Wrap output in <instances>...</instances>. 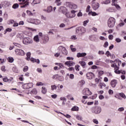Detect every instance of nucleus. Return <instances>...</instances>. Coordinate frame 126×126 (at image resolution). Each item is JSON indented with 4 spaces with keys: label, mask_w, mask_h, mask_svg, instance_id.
Returning a JSON list of instances; mask_svg holds the SVG:
<instances>
[{
    "label": "nucleus",
    "mask_w": 126,
    "mask_h": 126,
    "mask_svg": "<svg viewBox=\"0 0 126 126\" xmlns=\"http://www.w3.org/2000/svg\"><path fill=\"white\" fill-rule=\"evenodd\" d=\"M107 24L109 28H113L116 24V19L114 17H110L107 21Z\"/></svg>",
    "instance_id": "1"
},
{
    "label": "nucleus",
    "mask_w": 126,
    "mask_h": 126,
    "mask_svg": "<svg viewBox=\"0 0 126 126\" xmlns=\"http://www.w3.org/2000/svg\"><path fill=\"white\" fill-rule=\"evenodd\" d=\"M102 111V108L100 106L93 107L92 108V112L94 114H100Z\"/></svg>",
    "instance_id": "2"
},
{
    "label": "nucleus",
    "mask_w": 126,
    "mask_h": 126,
    "mask_svg": "<svg viewBox=\"0 0 126 126\" xmlns=\"http://www.w3.org/2000/svg\"><path fill=\"white\" fill-rule=\"evenodd\" d=\"M76 32L78 34H83L86 32V30L83 27H77L76 29Z\"/></svg>",
    "instance_id": "3"
},
{
    "label": "nucleus",
    "mask_w": 126,
    "mask_h": 126,
    "mask_svg": "<svg viewBox=\"0 0 126 126\" xmlns=\"http://www.w3.org/2000/svg\"><path fill=\"white\" fill-rule=\"evenodd\" d=\"M23 43L24 45H28V44H32L33 43V40L32 39L28 37H24L23 39Z\"/></svg>",
    "instance_id": "4"
},
{
    "label": "nucleus",
    "mask_w": 126,
    "mask_h": 126,
    "mask_svg": "<svg viewBox=\"0 0 126 126\" xmlns=\"http://www.w3.org/2000/svg\"><path fill=\"white\" fill-rule=\"evenodd\" d=\"M60 11H62V13L65 15L67 18H70V14L69 13L66 12V8L64 7H60Z\"/></svg>",
    "instance_id": "5"
},
{
    "label": "nucleus",
    "mask_w": 126,
    "mask_h": 126,
    "mask_svg": "<svg viewBox=\"0 0 126 126\" xmlns=\"http://www.w3.org/2000/svg\"><path fill=\"white\" fill-rule=\"evenodd\" d=\"M20 4H22L21 8H25L29 5V0H22V2H20Z\"/></svg>",
    "instance_id": "6"
},
{
    "label": "nucleus",
    "mask_w": 126,
    "mask_h": 126,
    "mask_svg": "<svg viewBox=\"0 0 126 126\" xmlns=\"http://www.w3.org/2000/svg\"><path fill=\"white\" fill-rule=\"evenodd\" d=\"M66 5L71 9H76L77 8V5L72 2H66Z\"/></svg>",
    "instance_id": "7"
},
{
    "label": "nucleus",
    "mask_w": 126,
    "mask_h": 126,
    "mask_svg": "<svg viewBox=\"0 0 126 126\" xmlns=\"http://www.w3.org/2000/svg\"><path fill=\"white\" fill-rule=\"evenodd\" d=\"M32 87H33V83H26L22 85V88L23 89H30Z\"/></svg>",
    "instance_id": "8"
},
{
    "label": "nucleus",
    "mask_w": 126,
    "mask_h": 126,
    "mask_svg": "<svg viewBox=\"0 0 126 126\" xmlns=\"http://www.w3.org/2000/svg\"><path fill=\"white\" fill-rule=\"evenodd\" d=\"M15 52L17 56H25V52L22 49H16Z\"/></svg>",
    "instance_id": "9"
},
{
    "label": "nucleus",
    "mask_w": 126,
    "mask_h": 126,
    "mask_svg": "<svg viewBox=\"0 0 126 126\" xmlns=\"http://www.w3.org/2000/svg\"><path fill=\"white\" fill-rule=\"evenodd\" d=\"M58 50L59 51H61L63 55H64L65 56L67 55V50H66L64 47L60 46L58 47Z\"/></svg>",
    "instance_id": "10"
},
{
    "label": "nucleus",
    "mask_w": 126,
    "mask_h": 126,
    "mask_svg": "<svg viewBox=\"0 0 126 126\" xmlns=\"http://www.w3.org/2000/svg\"><path fill=\"white\" fill-rule=\"evenodd\" d=\"M83 95H86L87 96H89V95H92V92L90 91L89 89L85 88L83 91Z\"/></svg>",
    "instance_id": "11"
},
{
    "label": "nucleus",
    "mask_w": 126,
    "mask_h": 126,
    "mask_svg": "<svg viewBox=\"0 0 126 126\" xmlns=\"http://www.w3.org/2000/svg\"><path fill=\"white\" fill-rule=\"evenodd\" d=\"M41 39L44 44L48 43L49 42V40H50V38L49 37V35L48 34L43 35V36Z\"/></svg>",
    "instance_id": "12"
},
{
    "label": "nucleus",
    "mask_w": 126,
    "mask_h": 126,
    "mask_svg": "<svg viewBox=\"0 0 126 126\" xmlns=\"http://www.w3.org/2000/svg\"><path fill=\"white\" fill-rule=\"evenodd\" d=\"M87 78L88 79H93L95 78V75L93 72H90L86 74Z\"/></svg>",
    "instance_id": "13"
},
{
    "label": "nucleus",
    "mask_w": 126,
    "mask_h": 126,
    "mask_svg": "<svg viewBox=\"0 0 126 126\" xmlns=\"http://www.w3.org/2000/svg\"><path fill=\"white\" fill-rule=\"evenodd\" d=\"M117 84H118V81H117V80L113 79L111 80L110 82V85L111 87H112L113 88H115V87H116V86H117Z\"/></svg>",
    "instance_id": "14"
},
{
    "label": "nucleus",
    "mask_w": 126,
    "mask_h": 126,
    "mask_svg": "<svg viewBox=\"0 0 126 126\" xmlns=\"http://www.w3.org/2000/svg\"><path fill=\"white\" fill-rule=\"evenodd\" d=\"M65 65H67V66H73V65H75V63L72 61H67L64 63Z\"/></svg>",
    "instance_id": "15"
},
{
    "label": "nucleus",
    "mask_w": 126,
    "mask_h": 126,
    "mask_svg": "<svg viewBox=\"0 0 126 126\" xmlns=\"http://www.w3.org/2000/svg\"><path fill=\"white\" fill-rule=\"evenodd\" d=\"M92 6H93V9H94V10H97V9L99 8L100 6V4L98 2H96V3L94 2L93 3Z\"/></svg>",
    "instance_id": "16"
},
{
    "label": "nucleus",
    "mask_w": 126,
    "mask_h": 126,
    "mask_svg": "<svg viewBox=\"0 0 126 126\" xmlns=\"http://www.w3.org/2000/svg\"><path fill=\"white\" fill-rule=\"evenodd\" d=\"M118 0H112V5H114L116 7L117 9H120L121 8V7L119 5L116 3Z\"/></svg>",
    "instance_id": "17"
},
{
    "label": "nucleus",
    "mask_w": 126,
    "mask_h": 126,
    "mask_svg": "<svg viewBox=\"0 0 126 126\" xmlns=\"http://www.w3.org/2000/svg\"><path fill=\"white\" fill-rule=\"evenodd\" d=\"M87 54L86 53H78L77 54V58H83V57H85Z\"/></svg>",
    "instance_id": "18"
},
{
    "label": "nucleus",
    "mask_w": 126,
    "mask_h": 126,
    "mask_svg": "<svg viewBox=\"0 0 126 126\" xmlns=\"http://www.w3.org/2000/svg\"><path fill=\"white\" fill-rule=\"evenodd\" d=\"M12 80H13V78L8 79V78H7V77H6L3 79V81H4V82L10 83V82H11V81H12Z\"/></svg>",
    "instance_id": "19"
},
{
    "label": "nucleus",
    "mask_w": 126,
    "mask_h": 126,
    "mask_svg": "<svg viewBox=\"0 0 126 126\" xmlns=\"http://www.w3.org/2000/svg\"><path fill=\"white\" fill-rule=\"evenodd\" d=\"M17 37L19 38L20 40H23L24 38V34L23 33H18L17 34Z\"/></svg>",
    "instance_id": "20"
},
{
    "label": "nucleus",
    "mask_w": 126,
    "mask_h": 126,
    "mask_svg": "<svg viewBox=\"0 0 126 126\" xmlns=\"http://www.w3.org/2000/svg\"><path fill=\"white\" fill-rule=\"evenodd\" d=\"M32 23H33V24H35V25H38V24L41 23V21H40V20L35 19L33 20V22H32Z\"/></svg>",
    "instance_id": "21"
},
{
    "label": "nucleus",
    "mask_w": 126,
    "mask_h": 126,
    "mask_svg": "<svg viewBox=\"0 0 126 126\" xmlns=\"http://www.w3.org/2000/svg\"><path fill=\"white\" fill-rule=\"evenodd\" d=\"M75 11L72 10L71 11V13H70V18H73V17H75Z\"/></svg>",
    "instance_id": "22"
},
{
    "label": "nucleus",
    "mask_w": 126,
    "mask_h": 126,
    "mask_svg": "<svg viewBox=\"0 0 126 126\" xmlns=\"http://www.w3.org/2000/svg\"><path fill=\"white\" fill-rule=\"evenodd\" d=\"M26 56H27V58H26V60L27 61H30V60H31V59H30V58H31V53L30 52H28L27 54H26Z\"/></svg>",
    "instance_id": "23"
},
{
    "label": "nucleus",
    "mask_w": 126,
    "mask_h": 126,
    "mask_svg": "<svg viewBox=\"0 0 126 126\" xmlns=\"http://www.w3.org/2000/svg\"><path fill=\"white\" fill-rule=\"evenodd\" d=\"M31 61L32 62V63H40V60L39 59H35L33 58L31 59Z\"/></svg>",
    "instance_id": "24"
},
{
    "label": "nucleus",
    "mask_w": 126,
    "mask_h": 126,
    "mask_svg": "<svg viewBox=\"0 0 126 126\" xmlns=\"http://www.w3.org/2000/svg\"><path fill=\"white\" fill-rule=\"evenodd\" d=\"M33 40L36 43H38V42H40V38H39V35H35L33 38Z\"/></svg>",
    "instance_id": "25"
},
{
    "label": "nucleus",
    "mask_w": 126,
    "mask_h": 126,
    "mask_svg": "<svg viewBox=\"0 0 126 126\" xmlns=\"http://www.w3.org/2000/svg\"><path fill=\"white\" fill-rule=\"evenodd\" d=\"M40 2H41V0H33L32 4V5H35V4H38V3H40Z\"/></svg>",
    "instance_id": "26"
},
{
    "label": "nucleus",
    "mask_w": 126,
    "mask_h": 126,
    "mask_svg": "<svg viewBox=\"0 0 126 126\" xmlns=\"http://www.w3.org/2000/svg\"><path fill=\"white\" fill-rule=\"evenodd\" d=\"M53 11V6H49L47 7V12L48 13H50V12H52Z\"/></svg>",
    "instance_id": "27"
},
{
    "label": "nucleus",
    "mask_w": 126,
    "mask_h": 126,
    "mask_svg": "<svg viewBox=\"0 0 126 126\" xmlns=\"http://www.w3.org/2000/svg\"><path fill=\"white\" fill-rule=\"evenodd\" d=\"M79 63L81 64V65L82 66V67H83V68H84L85 67V66L86 65V63H85V62L84 61H80L79 62Z\"/></svg>",
    "instance_id": "28"
},
{
    "label": "nucleus",
    "mask_w": 126,
    "mask_h": 126,
    "mask_svg": "<svg viewBox=\"0 0 126 126\" xmlns=\"http://www.w3.org/2000/svg\"><path fill=\"white\" fill-rule=\"evenodd\" d=\"M41 92L43 94H46V93H47V89L46 88V87H42Z\"/></svg>",
    "instance_id": "29"
},
{
    "label": "nucleus",
    "mask_w": 126,
    "mask_h": 126,
    "mask_svg": "<svg viewBox=\"0 0 126 126\" xmlns=\"http://www.w3.org/2000/svg\"><path fill=\"white\" fill-rule=\"evenodd\" d=\"M37 93H38V92L36 89H32L31 92V94H34V95H36Z\"/></svg>",
    "instance_id": "30"
},
{
    "label": "nucleus",
    "mask_w": 126,
    "mask_h": 126,
    "mask_svg": "<svg viewBox=\"0 0 126 126\" xmlns=\"http://www.w3.org/2000/svg\"><path fill=\"white\" fill-rule=\"evenodd\" d=\"M101 3L102 4H109V3H111V0H106L105 1H103Z\"/></svg>",
    "instance_id": "31"
},
{
    "label": "nucleus",
    "mask_w": 126,
    "mask_h": 126,
    "mask_svg": "<svg viewBox=\"0 0 126 126\" xmlns=\"http://www.w3.org/2000/svg\"><path fill=\"white\" fill-rule=\"evenodd\" d=\"M12 8H13L14 9H16V8H18V7H19V5L18 4V3H14L13 5H12Z\"/></svg>",
    "instance_id": "32"
},
{
    "label": "nucleus",
    "mask_w": 126,
    "mask_h": 126,
    "mask_svg": "<svg viewBox=\"0 0 126 126\" xmlns=\"http://www.w3.org/2000/svg\"><path fill=\"white\" fill-rule=\"evenodd\" d=\"M90 39L92 40V41H95V40H96V36L95 35H91L90 36Z\"/></svg>",
    "instance_id": "33"
},
{
    "label": "nucleus",
    "mask_w": 126,
    "mask_h": 126,
    "mask_svg": "<svg viewBox=\"0 0 126 126\" xmlns=\"http://www.w3.org/2000/svg\"><path fill=\"white\" fill-rule=\"evenodd\" d=\"M56 64L60 66V67L58 68V69H61L62 67H64V66H63V64L62 63H57Z\"/></svg>",
    "instance_id": "34"
},
{
    "label": "nucleus",
    "mask_w": 126,
    "mask_h": 126,
    "mask_svg": "<svg viewBox=\"0 0 126 126\" xmlns=\"http://www.w3.org/2000/svg\"><path fill=\"white\" fill-rule=\"evenodd\" d=\"M106 85L104 83H100L99 87L101 89L103 88V87H106Z\"/></svg>",
    "instance_id": "35"
},
{
    "label": "nucleus",
    "mask_w": 126,
    "mask_h": 126,
    "mask_svg": "<svg viewBox=\"0 0 126 126\" xmlns=\"http://www.w3.org/2000/svg\"><path fill=\"white\" fill-rule=\"evenodd\" d=\"M92 15L93 16H96V15H97V13H96V12H89V15Z\"/></svg>",
    "instance_id": "36"
},
{
    "label": "nucleus",
    "mask_w": 126,
    "mask_h": 126,
    "mask_svg": "<svg viewBox=\"0 0 126 126\" xmlns=\"http://www.w3.org/2000/svg\"><path fill=\"white\" fill-rule=\"evenodd\" d=\"M51 88L52 91H54V90H57V86H56V85H51Z\"/></svg>",
    "instance_id": "37"
},
{
    "label": "nucleus",
    "mask_w": 126,
    "mask_h": 126,
    "mask_svg": "<svg viewBox=\"0 0 126 126\" xmlns=\"http://www.w3.org/2000/svg\"><path fill=\"white\" fill-rule=\"evenodd\" d=\"M79 110V108L77 106H74L71 108V111H78Z\"/></svg>",
    "instance_id": "38"
},
{
    "label": "nucleus",
    "mask_w": 126,
    "mask_h": 126,
    "mask_svg": "<svg viewBox=\"0 0 126 126\" xmlns=\"http://www.w3.org/2000/svg\"><path fill=\"white\" fill-rule=\"evenodd\" d=\"M119 95L120 96V97H122L124 99H126V94H125L123 93H119Z\"/></svg>",
    "instance_id": "39"
},
{
    "label": "nucleus",
    "mask_w": 126,
    "mask_h": 126,
    "mask_svg": "<svg viewBox=\"0 0 126 126\" xmlns=\"http://www.w3.org/2000/svg\"><path fill=\"white\" fill-rule=\"evenodd\" d=\"M115 62H116L115 63H117L119 67L120 66V65H121V64H122V61L119 60H116Z\"/></svg>",
    "instance_id": "40"
},
{
    "label": "nucleus",
    "mask_w": 126,
    "mask_h": 126,
    "mask_svg": "<svg viewBox=\"0 0 126 126\" xmlns=\"http://www.w3.org/2000/svg\"><path fill=\"white\" fill-rule=\"evenodd\" d=\"M66 97L68 99H69V100H71L72 101H73V100H74V98L71 97V95L70 94L67 95Z\"/></svg>",
    "instance_id": "41"
},
{
    "label": "nucleus",
    "mask_w": 126,
    "mask_h": 126,
    "mask_svg": "<svg viewBox=\"0 0 126 126\" xmlns=\"http://www.w3.org/2000/svg\"><path fill=\"white\" fill-rule=\"evenodd\" d=\"M76 118L77 120H78V121H82L83 118H82V117H81V116L76 115Z\"/></svg>",
    "instance_id": "42"
},
{
    "label": "nucleus",
    "mask_w": 126,
    "mask_h": 126,
    "mask_svg": "<svg viewBox=\"0 0 126 126\" xmlns=\"http://www.w3.org/2000/svg\"><path fill=\"white\" fill-rule=\"evenodd\" d=\"M106 10L109 12H114V11H115V10L113 8H111V7L109 8Z\"/></svg>",
    "instance_id": "43"
},
{
    "label": "nucleus",
    "mask_w": 126,
    "mask_h": 126,
    "mask_svg": "<svg viewBox=\"0 0 126 126\" xmlns=\"http://www.w3.org/2000/svg\"><path fill=\"white\" fill-rule=\"evenodd\" d=\"M27 13L29 16H33V13L28 10H27Z\"/></svg>",
    "instance_id": "44"
},
{
    "label": "nucleus",
    "mask_w": 126,
    "mask_h": 126,
    "mask_svg": "<svg viewBox=\"0 0 126 126\" xmlns=\"http://www.w3.org/2000/svg\"><path fill=\"white\" fill-rule=\"evenodd\" d=\"M8 61L9 63H13V61H14V59H13V58L12 57H9L8 58Z\"/></svg>",
    "instance_id": "45"
},
{
    "label": "nucleus",
    "mask_w": 126,
    "mask_h": 126,
    "mask_svg": "<svg viewBox=\"0 0 126 126\" xmlns=\"http://www.w3.org/2000/svg\"><path fill=\"white\" fill-rule=\"evenodd\" d=\"M70 48L72 52H75V51H76V49L75 48H73V45H70Z\"/></svg>",
    "instance_id": "46"
},
{
    "label": "nucleus",
    "mask_w": 126,
    "mask_h": 126,
    "mask_svg": "<svg viewBox=\"0 0 126 126\" xmlns=\"http://www.w3.org/2000/svg\"><path fill=\"white\" fill-rule=\"evenodd\" d=\"M55 1L57 5H61V4H62V2H61V0H56Z\"/></svg>",
    "instance_id": "47"
},
{
    "label": "nucleus",
    "mask_w": 126,
    "mask_h": 126,
    "mask_svg": "<svg viewBox=\"0 0 126 126\" xmlns=\"http://www.w3.org/2000/svg\"><path fill=\"white\" fill-rule=\"evenodd\" d=\"M13 45H14L16 47H18V48H20V47H21V45L20 44L16 42H14Z\"/></svg>",
    "instance_id": "48"
},
{
    "label": "nucleus",
    "mask_w": 126,
    "mask_h": 126,
    "mask_svg": "<svg viewBox=\"0 0 126 126\" xmlns=\"http://www.w3.org/2000/svg\"><path fill=\"white\" fill-rule=\"evenodd\" d=\"M115 41L117 43H121V42H122V39L120 38H116Z\"/></svg>",
    "instance_id": "49"
},
{
    "label": "nucleus",
    "mask_w": 126,
    "mask_h": 126,
    "mask_svg": "<svg viewBox=\"0 0 126 126\" xmlns=\"http://www.w3.org/2000/svg\"><path fill=\"white\" fill-rule=\"evenodd\" d=\"M79 67H80V66H79V65L77 64L75 65V68L76 70H77V71H79Z\"/></svg>",
    "instance_id": "50"
},
{
    "label": "nucleus",
    "mask_w": 126,
    "mask_h": 126,
    "mask_svg": "<svg viewBox=\"0 0 126 126\" xmlns=\"http://www.w3.org/2000/svg\"><path fill=\"white\" fill-rule=\"evenodd\" d=\"M13 71L14 72H18V70L17 69V68L16 67H13L12 68Z\"/></svg>",
    "instance_id": "51"
},
{
    "label": "nucleus",
    "mask_w": 126,
    "mask_h": 126,
    "mask_svg": "<svg viewBox=\"0 0 126 126\" xmlns=\"http://www.w3.org/2000/svg\"><path fill=\"white\" fill-rule=\"evenodd\" d=\"M14 23V20H9L8 22V24H13Z\"/></svg>",
    "instance_id": "52"
},
{
    "label": "nucleus",
    "mask_w": 126,
    "mask_h": 126,
    "mask_svg": "<svg viewBox=\"0 0 126 126\" xmlns=\"http://www.w3.org/2000/svg\"><path fill=\"white\" fill-rule=\"evenodd\" d=\"M43 85H44V83L42 82H38L36 83L37 86H43Z\"/></svg>",
    "instance_id": "53"
},
{
    "label": "nucleus",
    "mask_w": 126,
    "mask_h": 126,
    "mask_svg": "<svg viewBox=\"0 0 126 126\" xmlns=\"http://www.w3.org/2000/svg\"><path fill=\"white\" fill-rule=\"evenodd\" d=\"M90 5H88L86 10V12H90Z\"/></svg>",
    "instance_id": "54"
},
{
    "label": "nucleus",
    "mask_w": 126,
    "mask_h": 126,
    "mask_svg": "<svg viewBox=\"0 0 126 126\" xmlns=\"http://www.w3.org/2000/svg\"><path fill=\"white\" fill-rule=\"evenodd\" d=\"M108 46H109V43H108V41H106L103 45V47L104 48H107Z\"/></svg>",
    "instance_id": "55"
},
{
    "label": "nucleus",
    "mask_w": 126,
    "mask_h": 126,
    "mask_svg": "<svg viewBox=\"0 0 126 126\" xmlns=\"http://www.w3.org/2000/svg\"><path fill=\"white\" fill-rule=\"evenodd\" d=\"M105 55L107 56V57H111V53H110V51H107Z\"/></svg>",
    "instance_id": "56"
},
{
    "label": "nucleus",
    "mask_w": 126,
    "mask_h": 126,
    "mask_svg": "<svg viewBox=\"0 0 126 126\" xmlns=\"http://www.w3.org/2000/svg\"><path fill=\"white\" fill-rule=\"evenodd\" d=\"M118 111L119 112H123V111H125V108L124 107H120L118 109Z\"/></svg>",
    "instance_id": "57"
},
{
    "label": "nucleus",
    "mask_w": 126,
    "mask_h": 126,
    "mask_svg": "<svg viewBox=\"0 0 126 126\" xmlns=\"http://www.w3.org/2000/svg\"><path fill=\"white\" fill-rule=\"evenodd\" d=\"M12 30L11 29H10V28L6 29V30L5 31L4 34H5V33H6V32H11Z\"/></svg>",
    "instance_id": "58"
},
{
    "label": "nucleus",
    "mask_w": 126,
    "mask_h": 126,
    "mask_svg": "<svg viewBox=\"0 0 126 126\" xmlns=\"http://www.w3.org/2000/svg\"><path fill=\"white\" fill-rule=\"evenodd\" d=\"M28 70V66H25L23 68V71L24 72L27 71Z\"/></svg>",
    "instance_id": "59"
},
{
    "label": "nucleus",
    "mask_w": 126,
    "mask_h": 126,
    "mask_svg": "<svg viewBox=\"0 0 126 126\" xmlns=\"http://www.w3.org/2000/svg\"><path fill=\"white\" fill-rule=\"evenodd\" d=\"M98 55H104L105 54V52H104L103 51H99L98 52Z\"/></svg>",
    "instance_id": "60"
},
{
    "label": "nucleus",
    "mask_w": 126,
    "mask_h": 126,
    "mask_svg": "<svg viewBox=\"0 0 126 126\" xmlns=\"http://www.w3.org/2000/svg\"><path fill=\"white\" fill-rule=\"evenodd\" d=\"M108 93L110 95H113V94H114V91L112 90H109L108 91Z\"/></svg>",
    "instance_id": "61"
},
{
    "label": "nucleus",
    "mask_w": 126,
    "mask_h": 126,
    "mask_svg": "<svg viewBox=\"0 0 126 126\" xmlns=\"http://www.w3.org/2000/svg\"><path fill=\"white\" fill-rule=\"evenodd\" d=\"M108 38H109V40H113V39H114V35H113L112 34H110L108 36Z\"/></svg>",
    "instance_id": "62"
},
{
    "label": "nucleus",
    "mask_w": 126,
    "mask_h": 126,
    "mask_svg": "<svg viewBox=\"0 0 126 126\" xmlns=\"http://www.w3.org/2000/svg\"><path fill=\"white\" fill-rule=\"evenodd\" d=\"M89 22V20H87L85 21H84V26H86L87 25V23Z\"/></svg>",
    "instance_id": "63"
},
{
    "label": "nucleus",
    "mask_w": 126,
    "mask_h": 126,
    "mask_svg": "<svg viewBox=\"0 0 126 126\" xmlns=\"http://www.w3.org/2000/svg\"><path fill=\"white\" fill-rule=\"evenodd\" d=\"M70 39H71V40H76V39H77V38H76V35H73L71 37Z\"/></svg>",
    "instance_id": "64"
}]
</instances>
